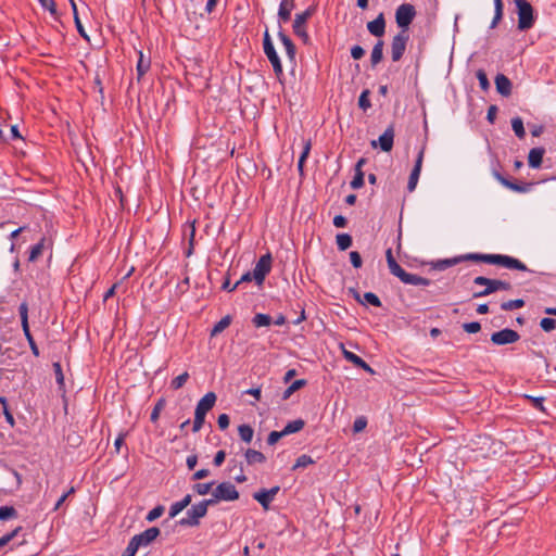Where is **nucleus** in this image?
I'll list each match as a JSON object with an SVG mask.
<instances>
[{"instance_id":"f257e3e1","label":"nucleus","mask_w":556,"mask_h":556,"mask_svg":"<svg viewBox=\"0 0 556 556\" xmlns=\"http://www.w3.org/2000/svg\"><path fill=\"white\" fill-rule=\"evenodd\" d=\"M387 263L390 273L397 277L403 283L412 286H429L430 280L421 276L406 273L396 262L392 249H388L386 252Z\"/></svg>"},{"instance_id":"f03ea898","label":"nucleus","mask_w":556,"mask_h":556,"mask_svg":"<svg viewBox=\"0 0 556 556\" xmlns=\"http://www.w3.org/2000/svg\"><path fill=\"white\" fill-rule=\"evenodd\" d=\"M490 254L482 253H467L451 258L435 260L430 263L431 267L435 270H445L448 267L457 265L462 262L473 261L483 262L489 264Z\"/></svg>"},{"instance_id":"7ed1b4c3","label":"nucleus","mask_w":556,"mask_h":556,"mask_svg":"<svg viewBox=\"0 0 556 556\" xmlns=\"http://www.w3.org/2000/svg\"><path fill=\"white\" fill-rule=\"evenodd\" d=\"M517 7L518 29L528 30L533 27L535 17L534 10L527 0H514Z\"/></svg>"},{"instance_id":"20e7f679","label":"nucleus","mask_w":556,"mask_h":556,"mask_svg":"<svg viewBox=\"0 0 556 556\" xmlns=\"http://www.w3.org/2000/svg\"><path fill=\"white\" fill-rule=\"evenodd\" d=\"M473 283L478 286H485V289L473 293V298H484L498 290H510L511 285L504 280L490 279L483 276H478L473 279Z\"/></svg>"},{"instance_id":"39448f33","label":"nucleus","mask_w":556,"mask_h":556,"mask_svg":"<svg viewBox=\"0 0 556 556\" xmlns=\"http://www.w3.org/2000/svg\"><path fill=\"white\" fill-rule=\"evenodd\" d=\"M208 506H213L208 498L193 505L187 511V517L179 520V525L184 527L199 526L200 519L206 515Z\"/></svg>"},{"instance_id":"423d86ee","label":"nucleus","mask_w":556,"mask_h":556,"mask_svg":"<svg viewBox=\"0 0 556 556\" xmlns=\"http://www.w3.org/2000/svg\"><path fill=\"white\" fill-rule=\"evenodd\" d=\"M239 498V492L236 486L230 482L219 483L212 492V497L208 498L212 505L217 504L220 501H236Z\"/></svg>"},{"instance_id":"0eeeda50","label":"nucleus","mask_w":556,"mask_h":556,"mask_svg":"<svg viewBox=\"0 0 556 556\" xmlns=\"http://www.w3.org/2000/svg\"><path fill=\"white\" fill-rule=\"evenodd\" d=\"M409 40L408 29H401L392 39L391 42V58L393 62H399L406 50Z\"/></svg>"},{"instance_id":"6e6552de","label":"nucleus","mask_w":556,"mask_h":556,"mask_svg":"<svg viewBox=\"0 0 556 556\" xmlns=\"http://www.w3.org/2000/svg\"><path fill=\"white\" fill-rule=\"evenodd\" d=\"M416 16V10L413 4L403 3L395 11V22L402 29H408V26Z\"/></svg>"},{"instance_id":"1a4fd4ad","label":"nucleus","mask_w":556,"mask_h":556,"mask_svg":"<svg viewBox=\"0 0 556 556\" xmlns=\"http://www.w3.org/2000/svg\"><path fill=\"white\" fill-rule=\"evenodd\" d=\"M489 264L500 265L510 269L527 270V266L519 260L508 255L490 254Z\"/></svg>"},{"instance_id":"9d476101","label":"nucleus","mask_w":556,"mask_h":556,"mask_svg":"<svg viewBox=\"0 0 556 556\" xmlns=\"http://www.w3.org/2000/svg\"><path fill=\"white\" fill-rule=\"evenodd\" d=\"M18 312H20V316H21V323H22V328H23V331H24V334L29 343V346L31 349V352L35 356H38L39 355V350L36 345V342L30 333V330H29V325H28V306L27 304L24 302L20 305L18 307Z\"/></svg>"},{"instance_id":"9b49d317","label":"nucleus","mask_w":556,"mask_h":556,"mask_svg":"<svg viewBox=\"0 0 556 556\" xmlns=\"http://www.w3.org/2000/svg\"><path fill=\"white\" fill-rule=\"evenodd\" d=\"M520 336L516 330L505 328L492 333L491 341L496 345L511 344L519 340Z\"/></svg>"},{"instance_id":"f8f14e48","label":"nucleus","mask_w":556,"mask_h":556,"mask_svg":"<svg viewBox=\"0 0 556 556\" xmlns=\"http://www.w3.org/2000/svg\"><path fill=\"white\" fill-rule=\"evenodd\" d=\"M312 14H313L312 9H307L306 11H304L300 14H296L293 25H292L293 33L296 36H299L300 38H302L305 42L308 39V35L305 29V24H306L307 20L312 16Z\"/></svg>"},{"instance_id":"ddd939ff","label":"nucleus","mask_w":556,"mask_h":556,"mask_svg":"<svg viewBox=\"0 0 556 556\" xmlns=\"http://www.w3.org/2000/svg\"><path fill=\"white\" fill-rule=\"evenodd\" d=\"M263 49L264 53L273 65V70L276 74H278V54L276 53L273 39L269 35L268 28L264 31V38H263Z\"/></svg>"},{"instance_id":"4468645a","label":"nucleus","mask_w":556,"mask_h":556,"mask_svg":"<svg viewBox=\"0 0 556 556\" xmlns=\"http://www.w3.org/2000/svg\"><path fill=\"white\" fill-rule=\"evenodd\" d=\"M270 261L271 257L269 254L263 255L255 265L253 269V278L256 281L257 286H261L265 279L266 274L270 269Z\"/></svg>"},{"instance_id":"2eb2a0df","label":"nucleus","mask_w":556,"mask_h":556,"mask_svg":"<svg viewBox=\"0 0 556 556\" xmlns=\"http://www.w3.org/2000/svg\"><path fill=\"white\" fill-rule=\"evenodd\" d=\"M493 176L494 178L501 184L503 185L504 187H506L507 189L509 190H513L515 192H519V193H525V192H529L533 186L532 182H527V184H517V182H514V181H510L508 179H506L504 176H502L497 170H493Z\"/></svg>"},{"instance_id":"dca6fc26","label":"nucleus","mask_w":556,"mask_h":556,"mask_svg":"<svg viewBox=\"0 0 556 556\" xmlns=\"http://www.w3.org/2000/svg\"><path fill=\"white\" fill-rule=\"evenodd\" d=\"M424 154H425V147H422L420 149V151L418 152L414 168L409 175L408 184H407V189L409 192H413L416 189V186L418 184V179L420 176L422 162H424Z\"/></svg>"},{"instance_id":"f3484780","label":"nucleus","mask_w":556,"mask_h":556,"mask_svg":"<svg viewBox=\"0 0 556 556\" xmlns=\"http://www.w3.org/2000/svg\"><path fill=\"white\" fill-rule=\"evenodd\" d=\"M394 142V129L393 126H389L384 132L378 138V141L372 140L371 147L377 148V146L380 147V149L383 152H389L393 148Z\"/></svg>"},{"instance_id":"a211bd4d","label":"nucleus","mask_w":556,"mask_h":556,"mask_svg":"<svg viewBox=\"0 0 556 556\" xmlns=\"http://www.w3.org/2000/svg\"><path fill=\"white\" fill-rule=\"evenodd\" d=\"M278 492V486H274L270 490H262L253 494L254 500H256L262 507L267 510L269 508V504L274 501L275 495Z\"/></svg>"},{"instance_id":"6ab92c4d","label":"nucleus","mask_w":556,"mask_h":556,"mask_svg":"<svg viewBox=\"0 0 556 556\" xmlns=\"http://www.w3.org/2000/svg\"><path fill=\"white\" fill-rule=\"evenodd\" d=\"M160 535V529L156 527L149 528L143 532L132 536L139 544V546H147L153 542Z\"/></svg>"},{"instance_id":"aec40b11","label":"nucleus","mask_w":556,"mask_h":556,"mask_svg":"<svg viewBox=\"0 0 556 556\" xmlns=\"http://www.w3.org/2000/svg\"><path fill=\"white\" fill-rule=\"evenodd\" d=\"M368 31L376 37H382L386 31V20L383 13H380L374 21L367 23Z\"/></svg>"},{"instance_id":"412c9836","label":"nucleus","mask_w":556,"mask_h":556,"mask_svg":"<svg viewBox=\"0 0 556 556\" xmlns=\"http://www.w3.org/2000/svg\"><path fill=\"white\" fill-rule=\"evenodd\" d=\"M216 394L214 392H207L197 404L195 412L206 415L216 402Z\"/></svg>"},{"instance_id":"4be33fe9","label":"nucleus","mask_w":556,"mask_h":556,"mask_svg":"<svg viewBox=\"0 0 556 556\" xmlns=\"http://www.w3.org/2000/svg\"><path fill=\"white\" fill-rule=\"evenodd\" d=\"M495 87L497 92L503 97H509L511 94V81L504 74L496 75Z\"/></svg>"},{"instance_id":"5701e85b","label":"nucleus","mask_w":556,"mask_h":556,"mask_svg":"<svg viewBox=\"0 0 556 556\" xmlns=\"http://www.w3.org/2000/svg\"><path fill=\"white\" fill-rule=\"evenodd\" d=\"M545 150L543 148H533L528 155V164L532 168H539L542 165Z\"/></svg>"},{"instance_id":"b1692460","label":"nucleus","mask_w":556,"mask_h":556,"mask_svg":"<svg viewBox=\"0 0 556 556\" xmlns=\"http://www.w3.org/2000/svg\"><path fill=\"white\" fill-rule=\"evenodd\" d=\"M305 426V421L301 418L294 419L290 422H288L282 430H280V438L296 433L301 431Z\"/></svg>"},{"instance_id":"393cba45","label":"nucleus","mask_w":556,"mask_h":556,"mask_svg":"<svg viewBox=\"0 0 556 556\" xmlns=\"http://www.w3.org/2000/svg\"><path fill=\"white\" fill-rule=\"evenodd\" d=\"M139 58L137 62V78L138 80L150 70L151 61L149 56H146L142 51L138 52Z\"/></svg>"},{"instance_id":"a878e982","label":"nucleus","mask_w":556,"mask_h":556,"mask_svg":"<svg viewBox=\"0 0 556 556\" xmlns=\"http://www.w3.org/2000/svg\"><path fill=\"white\" fill-rule=\"evenodd\" d=\"M306 383H307V381L305 379H298V380H294V381L288 383L289 386L282 391L281 397L283 400L290 399L295 391L305 387Z\"/></svg>"},{"instance_id":"bb28decb","label":"nucleus","mask_w":556,"mask_h":556,"mask_svg":"<svg viewBox=\"0 0 556 556\" xmlns=\"http://www.w3.org/2000/svg\"><path fill=\"white\" fill-rule=\"evenodd\" d=\"M191 503V495L187 494L181 501L174 503L169 508V518L176 517Z\"/></svg>"},{"instance_id":"cd10ccee","label":"nucleus","mask_w":556,"mask_h":556,"mask_svg":"<svg viewBox=\"0 0 556 556\" xmlns=\"http://www.w3.org/2000/svg\"><path fill=\"white\" fill-rule=\"evenodd\" d=\"M383 40H378L372 48L370 55L371 66L375 67L378 63H380L383 59Z\"/></svg>"},{"instance_id":"c85d7f7f","label":"nucleus","mask_w":556,"mask_h":556,"mask_svg":"<svg viewBox=\"0 0 556 556\" xmlns=\"http://www.w3.org/2000/svg\"><path fill=\"white\" fill-rule=\"evenodd\" d=\"M299 307H300V314L296 317L289 316V315H280V319H279L280 326H282L285 324L296 325V324L301 323L305 318V315H304L303 307L301 305H299Z\"/></svg>"},{"instance_id":"c756f323","label":"nucleus","mask_w":556,"mask_h":556,"mask_svg":"<svg viewBox=\"0 0 556 556\" xmlns=\"http://www.w3.org/2000/svg\"><path fill=\"white\" fill-rule=\"evenodd\" d=\"M245 459L248 464L253 465L256 463H263L265 460V456L256 450L249 448L245 452Z\"/></svg>"},{"instance_id":"7c9ffc66","label":"nucleus","mask_w":556,"mask_h":556,"mask_svg":"<svg viewBox=\"0 0 556 556\" xmlns=\"http://www.w3.org/2000/svg\"><path fill=\"white\" fill-rule=\"evenodd\" d=\"M239 437L245 443H250L252 441L254 430L249 425H241L238 428Z\"/></svg>"},{"instance_id":"2f4dec72","label":"nucleus","mask_w":556,"mask_h":556,"mask_svg":"<svg viewBox=\"0 0 556 556\" xmlns=\"http://www.w3.org/2000/svg\"><path fill=\"white\" fill-rule=\"evenodd\" d=\"M293 8L294 4L292 2L289 3V0L280 1V21H288Z\"/></svg>"},{"instance_id":"473e14b6","label":"nucleus","mask_w":556,"mask_h":556,"mask_svg":"<svg viewBox=\"0 0 556 556\" xmlns=\"http://www.w3.org/2000/svg\"><path fill=\"white\" fill-rule=\"evenodd\" d=\"M280 41L285 46L290 60H293L295 56V46L293 45L292 40L288 36L280 34Z\"/></svg>"},{"instance_id":"72a5a7b5","label":"nucleus","mask_w":556,"mask_h":556,"mask_svg":"<svg viewBox=\"0 0 556 556\" xmlns=\"http://www.w3.org/2000/svg\"><path fill=\"white\" fill-rule=\"evenodd\" d=\"M231 318L230 316L223 317L218 323L215 324L211 331V336L214 337L220 332H223L229 325H230Z\"/></svg>"},{"instance_id":"f704fd0d","label":"nucleus","mask_w":556,"mask_h":556,"mask_svg":"<svg viewBox=\"0 0 556 556\" xmlns=\"http://www.w3.org/2000/svg\"><path fill=\"white\" fill-rule=\"evenodd\" d=\"M165 405H166V401L164 397H161L157 400V402L155 403V405L151 412V416H150V419L152 422L157 421L160 414L164 409Z\"/></svg>"},{"instance_id":"c9c22d12","label":"nucleus","mask_w":556,"mask_h":556,"mask_svg":"<svg viewBox=\"0 0 556 556\" xmlns=\"http://www.w3.org/2000/svg\"><path fill=\"white\" fill-rule=\"evenodd\" d=\"M511 127H513V130L515 132V135L519 138V139H522L525 136H526V131H525V127H523V122L520 117H515L511 119Z\"/></svg>"},{"instance_id":"e433bc0d","label":"nucleus","mask_w":556,"mask_h":556,"mask_svg":"<svg viewBox=\"0 0 556 556\" xmlns=\"http://www.w3.org/2000/svg\"><path fill=\"white\" fill-rule=\"evenodd\" d=\"M271 324V317L267 314H256L253 317V325L257 328L260 327H267Z\"/></svg>"},{"instance_id":"4c0bfd02","label":"nucleus","mask_w":556,"mask_h":556,"mask_svg":"<svg viewBox=\"0 0 556 556\" xmlns=\"http://www.w3.org/2000/svg\"><path fill=\"white\" fill-rule=\"evenodd\" d=\"M525 306V301L522 299L509 300L507 302H503L501 304V308L503 311H514L517 308H521Z\"/></svg>"},{"instance_id":"58836bf2","label":"nucleus","mask_w":556,"mask_h":556,"mask_svg":"<svg viewBox=\"0 0 556 556\" xmlns=\"http://www.w3.org/2000/svg\"><path fill=\"white\" fill-rule=\"evenodd\" d=\"M494 7H495V12H494V17L491 23V28H494L503 17V1L494 0Z\"/></svg>"},{"instance_id":"ea45409f","label":"nucleus","mask_w":556,"mask_h":556,"mask_svg":"<svg viewBox=\"0 0 556 556\" xmlns=\"http://www.w3.org/2000/svg\"><path fill=\"white\" fill-rule=\"evenodd\" d=\"M188 379H189V374L187 371H185L170 381V388L173 390H178L185 386V383L187 382Z\"/></svg>"},{"instance_id":"a19ab883","label":"nucleus","mask_w":556,"mask_h":556,"mask_svg":"<svg viewBox=\"0 0 556 556\" xmlns=\"http://www.w3.org/2000/svg\"><path fill=\"white\" fill-rule=\"evenodd\" d=\"M17 516V511L13 506H1L0 507V520H8L11 518H15Z\"/></svg>"},{"instance_id":"79ce46f5","label":"nucleus","mask_w":556,"mask_h":556,"mask_svg":"<svg viewBox=\"0 0 556 556\" xmlns=\"http://www.w3.org/2000/svg\"><path fill=\"white\" fill-rule=\"evenodd\" d=\"M340 346H341V350H342V353H343L345 359H348L349 362H351L355 366L363 364V358L362 357H359L358 355H356V354L345 350L344 344L341 343Z\"/></svg>"},{"instance_id":"37998d69","label":"nucleus","mask_w":556,"mask_h":556,"mask_svg":"<svg viewBox=\"0 0 556 556\" xmlns=\"http://www.w3.org/2000/svg\"><path fill=\"white\" fill-rule=\"evenodd\" d=\"M139 547L140 546L138 542L134 538H131L127 547L124 549L122 556H135Z\"/></svg>"},{"instance_id":"c03bdc74","label":"nucleus","mask_w":556,"mask_h":556,"mask_svg":"<svg viewBox=\"0 0 556 556\" xmlns=\"http://www.w3.org/2000/svg\"><path fill=\"white\" fill-rule=\"evenodd\" d=\"M311 464H313L312 457L303 454L300 457H298L295 464L292 466V469L295 470L298 468H304Z\"/></svg>"},{"instance_id":"a18cd8bd","label":"nucleus","mask_w":556,"mask_h":556,"mask_svg":"<svg viewBox=\"0 0 556 556\" xmlns=\"http://www.w3.org/2000/svg\"><path fill=\"white\" fill-rule=\"evenodd\" d=\"M540 326L544 331L551 332L556 329V319L549 317L542 318Z\"/></svg>"},{"instance_id":"49530a36","label":"nucleus","mask_w":556,"mask_h":556,"mask_svg":"<svg viewBox=\"0 0 556 556\" xmlns=\"http://www.w3.org/2000/svg\"><path fill=\"white\" fill-rule=\"evenodd\" d=\"M364 172L363 170H358V172H355V175L351 181V188L353 189H359L364 186Z\"/></svg>"},{"instance_id":"de8ad7c7","label":"nucleus","mask_w":556,"mask_h":556,"mask_svg":"<svg viewBox=\"0 0 556 556\" xmlns=\"http://www.w3.org/2000/svg\"><path fill=\"white\" fill-rule=\"evenodd\" d=\"M213 485H214V482L197 483V484L193 485V490L199 495H206L211 491Z\"/></svg>"},{"instance_id":"09e8293b","label":"nucleus","mask_w":556,"mask_h":556,"mask_svg":"<svg viewBox=\"0 0 556 556\" xmlns=\"http://www.w3.org/2000/svg\"><path fill=\"white\" fill-rule=\"evenodd\" d=\"M527 400H529L532 404V406L541 412H545V407L543 405L544 397L542 396H531V395H525Z\"/></svg>"},{"instance_id":"8fccbe9b","label":"nucleus","mask_w":556,"mask_h":556,"mask_svg":"<svg viewBox=\"0 0 556 556\" xmlns=\"http://www.w3.org/2000/svg\"><path fill=\"white\" fill-rule=\"evenodd\" d=\"M309 151H311V142L306 141L305 144H304L303 151H302V153L300 155L299 162H298V167H299L300 172L303 170V165H304V162H305L306 157L309 154Z\"/></svg>"},{"instance_id":"3c124183","label":"nucleus","mask_w":556,"mask_h":556,"mask_svg":"<svg viewBox=\"0 0 556 556\" xmlns=\"http://www.w3.org/2000/svg\"><path fill=\"white\" fill-rule=\"evenodd\" d=\"M164 513V507L162 505H157L156 507H154L153 509H151L146 519L148 521H154L155 519L160 518Z\"/></svg>"},{"instance_id":"603ef678","label":"nucleus","mask_w":556,"mask_h":556,"mask_svg":"<svg viewBox=\"0 0 556 556\" xmlns=\"http://www.w3.org/2000/svg\"><path fill=\"white\" fill-rule=\"evenodd\" d=\"M364 302L372 305V306H376V307H380L381 306V301L380 299L372 292H366L364 294Z\"/></svg>"},{"instance_id":"864d4df0","label":"nucleus","mask_w":556,"mask_h":556,"mask_svg":"<svg viewBox=\"0 0 556 556\" xmlns=\"http://www.w3.org/2000/svg\"><path fill=\"white\" fill-rule=\"evenodd\" d=\"M358 105L363 110L370 108L369 90H364L358 98Z\"/></svg>"},{"instance_id":"5fc2aeb1","label":"nucleus","mask_w":556,"mask_h":556,"mask_svg":"<svg viewBox=\"0 0 556 556\" xmlns=\"http://www.w3.org/2000/svg\"><path fill=\"white\" fill-rule=\"evenodd\" d=\"M204 420H205V415L204 414L194 412V420H193L192 431L193 432L200 431V429L202 428V426L204 424Z\"/></svg>"},{"instance_id":"6e6d98bb","label":"nucleus","mask_w":556,"mask_h":556,"mask_svg":"<svg viewBox=\"0 0 556 556\" xmlns=\"http://www.w3.org/2000/svg\"><path fill=\"white\" fill-rule=\"evenodd\" d=\"M42 8L48 10L52 15H56V4L54 0H38Z\"/></svg>"},{"instance_id":"4d7b16f0","label":"nucleus","mask_w":556,"mask_h":556,"mask_svg":"<svg viewBox=\"0 0 556 556\" xmlns=\"http://www.w3.org/2000/svg\"><path fill=\"white\" fill-rule=\"evenodd\" d=\"M477 78L479 80V84H480V87L483 89V90H486L490 86V83H489V79H488V76L486 74L484 73V71L482 70H479L477 72Z\"/></svg>"},{"instance_id":"13d9d810","label":"nucleus","mask_w":556,"mask_h":556,"mask_svg":"<svg viewBox=\"0 0 556 556\" xmlns=\"http://www.w3.org/2000/svg\"><path fill=\"white\" fill-rule=\"evenodd\" d=\"M367 426V420L365 417H358L355 419L354 424H353V431L355 433H358L361 431H363Z\"/></svg>"},{"instance_id":"bf43d9fd","label":"nucleus","mask_w":556,"mask_h":556,"mask_svg":"<svg viewBox=\"0 0 556 556\" xmlns=\"http://www.w3.org/2000/svg\"><path fill=\"white\" fill-rule=\"evenodd\" d=\"M463 328L468 333H477L481 329V325L478 321L466 323Z\"/></svg>"},{"instance_id":"052dcab7","label":"nucleus","mask_w":556,"mask_h":556,"mask_svg":"<svg viewBox=\"0 0 556 556\" xmlns=\"http://www.w3.org/2000/svg\"><path fill=\"white\" fill-rule=\"evenodd\" d=\"M42 248L43 245H33L28 260L30 262H34L42 254Z\"/></svg>"},{"instance_id":"680f3d73","label":"nucleus","mask_w":556,"mask_h":556,"mask_svg":"<svg viewBox=\"0 0 556 556\" xmlns=\"http://www.w3.org/2000/svg\"><path fill=\"white\" fill-rule=\"evenodd\" d=\"M350 261L355 268H359L363 263L359 253L356 251L350 253Z\"/></svg>"},{"instance_id":"e2e57ef3","label":"nucleus","mask_w":556,"mask_h":556,"mask_svg":"<svg viewBox=\"0 0 556 556\" xmlns=\"http://www.w3.org/2000/svg\"><path fill=\"white\" fill-rule=\"evenodd\" d=\"M229 422H230V419H229V416L227 414H222L218 416L217 418V424H218V427L222 429V430H225L228 428L229 426Z\"/></svg>"},{"instance_id":"0e129e2a","label":"nucleus","mask_w":556,"mask_h":556,"mask_svg":"<svg viewBox=\"0 0 556 556\" xmlns=\"http://www.w3.org/2000/svg\"><path fill=\"white\" fill-rule=\"evenodd\" d=\"M365 50L361 46H353L351 49V55L354 60H359L364 56Z\"/></svg>"},{"instance_id":"69168bd1","label":"nucleus","mask_w":556,"mask_h":556,"mask_svg":"<svg viewBox=\"0 0 556 556\" xmlns=\"http://www.w3.org/2000/svg\"><path fill=\"white\" fill-rule=\"evenodd\" d=\"M53 369H54V372H55V378H56L58 383L59 384H63L64 376H63V371H62V367H61L60 363H54L53 364Z\"/></svg>"},{"instance_id":"338daca9","label":"nucleus","mask_w":556,"mask_h":556,"mask_svg":"<svg viewBox=\"0 0 556 556\" xmlns=\"http://www.w3.org/2000/svg\"><path fill=\"white\" fill-rule=\"evenodd\" d=\"M74 21H75V25H76V28H77V30H78L79 35H80L83 38H85L86 40H89V37H88L87 33L85 31V28H84V26H83V24H81V22H80L79 16H78V15H76V16L74 17Z\"/></svg>"},{"instance_id":"774afa93","label":"nucleus","mask_w":556,"mask_h":556,"mask_svg":"<svg viewBox=\"0 0 556 556\" xmlns=\"http://www.w3.org/2000/svg\"><path fill=\"white\" fill-rule=\"evenodd\" d=\"M225 457H226V453L225 451H218L216 454H215V457L213 459V464L216 466V467H219L224 460H225Z\"/></svg>"}]
</instances>
